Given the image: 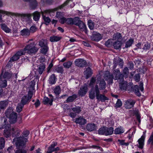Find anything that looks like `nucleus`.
<instances>
[{"mask_svg": "<svg viewBox=\"0 0 153 153\" xmlns=\"http://www.w3.org/2000/svg\"><path fill=\"white\" fill-rule=\"evenodd\" d=\"M12 15H14L16 17H20L21 20L23 21L25 20L27 21L30 20L32 16H33V20L36 22H38L40 18V14L39 12L36 11L33 13H10Z\"/></svg>", "mask_w": 153, "mask_h": 153, "instance_id": "1", "label": "nucleus"}, {"mask_svg": "<svg viewBox=\"0 0 153 153\" xmlns=\"http://www.w3.org/2000/svg\"><path fill=\"white\" fill-rule=\"evenodd\" d=\"M29 133V131L27 130L25 131L22 133V136L14 138L13 139V142L15 143L17 147L23 146L25 144L27 140V137Z\"/></svg>", "mask_w": 153, "mask_h": 153, "instance_id": "2", "label": "nucleus"}, {"mask_svg": "<svg viewBox=\"0 0 153 153\" xmlns=\"http://www.w3.org/2000/svg\"><path fill=\"white\" fill-rule=\"evenodd\" d=\"M21 50L23 51L24 55L26 53L29 54H31L36 53L38 50V49L36 47L34 43L32 42L27 45L23 49Z\"/></svg>", "mask_w": 153, "mask_h": 153, "instance_id": "3", "label": "nucleus"}, {"mask_svg": "<svg viewBox=\"0 0 153 153\" xmlns=\"http://www.w3.org/2000/svg\"><path fill=\"white\" fill-rule=\"evenodd\" d=\"M5 114L7 117L9 119V122L10 124L15 123L17 120V114L13 111L11 109H9L5 111Z\"/></svg>", "mask_w": 153, "mask_h": 153, "instance_id": "4", "label": "nucleus"}, {"mask_svg": "<svg viewBox=\"0 0 153 153\" xmlns=\"http://www.w3.org/2000/svg\"><path fill=\"white\" fill-rule=\"evenodd\" d=\"M33 94V91L29 90L27 94V95H25L22 98L21 103L24 105L28 103L30 101Z\"/></svg>", "mask_w": 153, "mask_h": 153, "instance_id": "5", "label": "nucleus"}, {"mask_svg": "<svg viewBox=\"0 0 153 153\" xmlns=\"http://www.w3.org/2000/svg\"><path fill=\"white\" fill-rule=\"evenodd\" d=\"M95 91L96 99L97 100L103 102L108 100V99L104 95L100 94L98 86L97 85H95Z\"/></svg>", "mask_w": 153, "mask_h": 153, "instance_id": "6", "label": "nucleus"}, {"mask_svg": "<svg viewBox=\"0 0 153 153\" xmlns=\"http://www.w3.org/2000/svg\"><path fill=\"white\" fill-rule=\"evenodd\" d=\"M113 79L115 80H119V82H122L123 81V75L122 74L120 73L119 69L114 70L113 72Z\"/></svg>", "mask_w": 153, "mask_h": 153, "instance_id": "7", "label": "nucleus"}, {"mask_svg": "<svg viewBox=\"0 0 153 153\" xmlns=\"http://www.w3.org/2000/svg\"><path fill=\"white\" fill-rule=\"evenodd\" d=\"M75 24L76 26H78L79 28L81 30L87 32V29L85 24L81 20H80L79 17L75 19Z\"/></svg>", "mask_w": 153, "mask_h": 153, "instance_id": "8", "label": "nucleus"}, {"mask_svg": "<svg viewBox=\"0 0 153 153\" xmlns=\"http://www.w3.org/2000/svg\"><path fill=\"white\" fill-rule=\"evenodd\" d=\"M104 78L108 81V84H112L113 82V77L112 74H110L108 71H105L103 74Z\"/></svg>", "mask_w": 153, "mask_h": 153, "instance_id": "9", "label": "nucleus"}, {"mask_svg": "<svg viewBox=\"0 0 153 153\" xmlns=\"http://www.w3.org/2000/svg\"><path fill=\"white\" fill-rule=\"evenodd\" d=\"M86 63V61L82 59H77L75 62V64L76 66L81 67L85 66Z\"/></svg>", "mask_w": 153, "mask_h": 153, "instance_id": "10", "label": "nucleus"}, {"mask_svg": "<svg viewBox=\"0 0 153 153\" xmlns=\"http://www.w3.org/2000/svg\"><path fill=\"white\" fill-rule=\"evenodd\" d=\"M23 53V51H22L21 50L18 51L10 58L9 62L10 61H14L18 60L19 59L20 56L24 55Z\"/></svg>", "mask_w": 153, "mask_h": 153, "instance_id": "11", "label": "nucleus"}, {"mask_svg": "<svg viewBox=\"0 0 153 153\" xmlns=\"http://www.w3.org/2000/svg\"><path fill=\"white\" fill-rule=\"evenodd\" d=\"M75 122L80 125H84L87 123L86 120L82 117H80L76 119Z\"/></svg>", "mask_w": 153, "mask_h": 153, "instance_id": "12", "label": "nucleus"}, {"mask_svg": "<svg viewBox=\"0 0 153 153\" xmlns=\"http://www.w3.org/2000/svg\"><path fill=\"white\" fill-rule=\"evenodd\" d=\"M10 131L11 132V129L9 125H7L5 127L4 131V135L7 137H8L10 136Z\"/></svg>", "mask_w": 153, "mask_h": 153, "instance_id": "13", "label": "nucleus"}, {"mask_svg": "<svg viewBox=\"0 0 153 153\" xmlns=\"http://www.w3.org/2000/svg\"><path fill=\"white\" fill-rule=\"evenodd\" d=\"M135 103V101L132 100H128L126 102L125 107L127 109H129L132 107Z\"/></svg>", "mask_w": 153, "mask_h": 153, "instance_id": "14", "label": "nucleus"}, {"mask_svg": "<svg viewBox=\"0 0 153 153\" xmlns=\"http://www.w3.org/2000/svg\"><path fill=\"white\" fill-rule=\"evenodd\" d=\"M88 91V87L86 86H84L81 87L78 91V94L82 97L84 96Z\"/></svg>", "mask_w": 153, "mask_h": 153, "instance_id": "15", "label": "nucleus"}, {"mask_svg": "<svg viewBox=\"0 0 153 153\" xmlns=\"http://www.w3.org/2000/svg\"><path fill=\"white\" fill-rule=\"evenodd\" d=\"M20 131L18 128L13 127L11 129V132L13 137H17L19 136L20 133Z\"/></svg>", "mask_w": 153, "mask_h": 153, "instance_id": "16", "label": "nucleus"}, {"mask_svg": "<svg viewBox=\"0 0 153 153\" xmlns=\"http://www.w3.org/2000/svg\"><path fill=\"white\" fill-rule=\"evenodd\" d=\"M25 1L30 3V8L31 9H34L37 7V3L36 0H24Z\"/></svg>", "mask_w": 153, "mask_h": 153, "instance_id": "17", "label": "nucleus"}, {"mask_svg": "<svg viewBox=\"0 0 153 153\" xmlns=\"http://www.w3.org/2000/svg\"><path fill=\"white\" fill-rule=\"evenodd\" d=\"M84 73L86 79H87L91 76L92 74V71L90 68L88 67L84 71Z\"/></svg>", "mask_w": 153, "mask_h": 153, "instance_id": "18", "label": "nucleus"}, {"mask_svg": "<svg viewBox=\"0 0 153 153\" xmlns=\"http://www.w3.org/2000/svg\"><path fill=\"white\" fill-rule=\"evenodd\" d=\"M45 68V65L44 63L40 64L38 66V68L37 71L39 74L40 75L42 74Z\"/></svg>", "mask_w": 153, "mask_h": 153, "instance_id": "19", "label": "nucleus"}, {"mask_svg": "<svg viewBox=\"0 0 153 153\" xmlns=\"http://www.w3.org/2000/svg\"><path fill=\"white\" fill-rule=\"evenodd\" d=\"M86 128L88 131H91L96 129V126L94 123H89L86 125Z\"/></svg>", "mask_w": 153, "mask_h": 153, "instance_id": "20", "label": "nucleus"}, {"mask_svg": "<svg viewBox=\"0 0 153 153\" xmlns=\"http://www.w3.org/2000/svg\"><path fill=\"white\" fill-rule=\"evenodd\" d=\"M91 38L93 40L98 41L102 39V36L99 33H97L93 34L91 36Z\"/></svg>", "mask_w": 153, "mask_h": 153, "instance_id": "21", "label": "nucleus"}, {"mask_svg": "<svg viewBox=\"0 0 153 153\" xmlns=\"http://www.w3.org/2000/svg\"><path fill=\"white\" fill-rule=\"evenodd\" d=\"M145 136L144 135H142L141 137L138 140V142L139 144L138 147L140 149H142L144 145V142Z\"/></svg>", "mask_w": 153, "mask_h": 153, "instance_id": "22", "label": "nucleus"}, {"mask_svg": "<svg viewBox=\"0 0 153 153\" xmlns=\"http://www.w3.org/2000/svg\"><path fill=\"white\" fill-rule=\"evenodd\" d=\"M78 17H75L74 18H66V23L68 25H73L75 24V19L77 18Z\"/></svg>", "mask_w": 153, "mask_h": 153, "instance_id": "23", "label": "nucleus"}, {"mask_svg": "<svg viewBox=\"0 0 153 153\" xmlns=\"http://www.w3.org/2000/svg\"><path fill=\"white\" fill-rule=\"evenodd\" d=\"M95 87L94 89L91 88L89 93V98L93 100L94 99L95 97Z\"/></svg>", "mask_w": 153, "mask_h": 153, "instance_id": "24", "label": "nucleus"}, {"mask_svg": "<svg viewBox=\"0 0 153 153\" xmlns=\"http://www.w3.org/2000/svg\"><path fill=\"white\" fill-rule=\"evenodd\" d=\"M30 33V31L28 28H24L21 31V34L23 36H29Z\"/></svg>", "mask_w": 153, "mask_h": 153, "instance_id": "25", "label": "nucleus"}, {"mask_svg": "<svg viewBox=\"0 0 153 153\" xmlns=\"http://www.w3.org/2000/svg\"><path fill=\"white\" fill-rule=\"evenodd\" d=\"M57 145V143L56 142H54L53 143L51 144L48 148V150L46 153H52L53 152L54 148L55 146Z\"/></svg>", "mask_w": 153, "mask_h": 153, "instance_id": "26", "label": "nucleus"}, {"mask_svg": "<svg viewBox=\"0 0 153 153\" xmlns=\"http://www.w3.org/2000/svg\"><path fill=\"white\" fill-rule=\"evenodd\" d=\"M124 132V130L123 128L120 126L115 129L114 131V133L116 134H120L123 133Z\"/></svg>", "mask_w": 153, "mask_h": 153, "instance_id": "27", "label": "nucleus"}, {"mask_svg": "<svg viewBox=\"0 0 153 153\" xmlns=\"http://www.w3.org/2000/svg\"><path fill=\"white\" fill-rule=\"evenodd\" d=\"M77 97V95L76 94H73L72 95L69 97L67 98L66 100V102L67 103L72 102L74 101Z\"/></svg>", "mask_w": 153, "mask_h": 153, "instance_id": "28", "label": "nucleus"}, {"mask_svg": "<svg viewBox=\"0 0 153 153\" xmlns=\"http://www.w3.org/2000/svg\"><path fill=\"white\" fill-rule=\"evenodd\" d=\"M114 128L112 127L109 128L105 127V135H109L112 134L113 132Z\"/></svg>", "mask_w": 153, "mask_h": 153, "instance_id": "29", "label": "nucleus"}, {"mask_svg": "<svg viewBox=\"0 0 153 153\" xmlns=\"http://www.w3.org/2000/svg\"><path fill=\"white\" fill-rule=\"evenodd\" d=\"M53 101V99L52 98L49 99L47 97H45L44 98L43 102L45 104H47L49 103L50 105H52Z\"/></svg>", "mask_w": 153, "mask_h": 153, "instance_id": "30", "label": "nucleus"}, {"mask_svg": "<svg viewBox=\"0 0 153 153\" xmlns=\"http://www.w3.org/2000/svg\"><path fill=\"white\" fill-rule=\"evenodd\" d=\"M56 78L55 76V74H52L51 76L49 79V83L51 84H54L56 82Z\"/></svg>", "mask_w": 153, "mask_h": 153, "instance_id": "31", "label": "nucleus"}, {"mask_svg": "<svg viewBox=\"0 0 153 153\" xmlns=\"http://www.w3.org/2000/svg\"><path fill=\"white\" fill-rule=\"evenodd\" d=\"M62 38L61 36H53L50 37V41L51 42H57L60 40Z\"/></svg>", "mask_w": 153, "mask_h": 153, "instance_id": "32", "label": "nucleus"}, {"mask_svg": "<svg viewBox=\"0 0 153 153\" xmlns=\"http://www.w3.org/2000/svg\"><path fill=\"white\" fill-rule=\"evenodd\" d=\"M140 87L137 85H135L133 88V91L136 94L140 97L141 96V94L140 92Z\"/></svg>", "mask_w": 153, "mask_h": 153, "instance_id": "33", "label": "nucleus"}, {"mask_svg": "<svg viewBox=\"0 0 153 153\" xmlns=\"http://www.w3.org/2000/svg\"><path fill=\"white\" fill-rule=\"evenodd\" d=\"M39 45L41 48L48 46L47 41L46 40L42 39L39 41Z\"/></svg>", "mask_w": 153, "mask_h": 153, "instance_id": "34", "label": "nucleus"}, {"mask_svg": "<svg viewBox=\"0 0 153 153\" xmlns=\"http://www.w3.org/2000/svg\"><path fill=\"white\" fill-rule=\"evenodd\" d=\"M12 13V12H8L7 11H4L2 10H0V22H4V21L2 20V14H6L7 15H11L12 16H14V15H12L10 13Z\"/></svg>", "mask_w": 153, "mask_h": 153, "instance_id": "35", "label": "nucleus"}, {"mask_svg": "<svg viewBox=\"0 0 153 153\" xmlns=\"http://www.w3.org/2000/svg\"><path fill=\"white\" fill-rule=\"evenodd\" d=\"M106 84L105 81L103 79L100 81L99 83V86L100 90H103L106 88Z\"/></svg>", "mask_w": 153, "mask_h": 153, "instance_id": "36", "label": "nucleus"}, {"mask_svg": "<svg viewBox=\"0 0 153 153\" xmlns=\"http://www.w3.org/2000/svg\"><path fill=\"white\" fill-rule=\"evenodd\" d=\"M127 82L124 81L122 82H120V86L121 89L123 90H126L127 86Z\"/></svg>", "mask_w": 153, "mask_h": 153, "instance_id": "37", "label": "nucleus"}, {"mask_svg": "<svg viewBox=\"0 0 153 153\" xmlns=\"http://www.w3.org/2000/svg\"><path fill=\"white\" fill-rule=\"evenodd\" d=\"M121 43L120 41H117L114 42L113 44L114 48L116 49H118L120 48Z\"/></svg>", "mask_w": 153, "mask_h": 153, "instance_id": "38", "label": "nucleus"}, {"mask_svg": "<svg viewBox=\"0 0 153 153\" xmlns=\"http://www.w3.org/2000/svg\"><path fill=\"white\" fill-rule=\"evenodd\" d=\"M122 38L121 34L120 33H117L114 34L113 38L114 40H120Z\"/></svg>", "mask_w": 153, "mask_h": 153, "instance_id": "39", "label": "nucleus"}, {"mask_svg": "<svg viewBox=\"0 0 153 153\" xmlns=\"http://www.w3.org/2000/svg\"><path fill=\"white\" fill-rule=\"evenodd\" d=\"M1 29L6 33H9L10 32L11 30L5 25L2 24L1 25Z\"/></svg>", "mask_w": 153, "mask_h": 153, "instance_id": "40", "label": "nucleus"}, {"mask_svg": "<svg viewBox=\"0 0 153 153\" xmlns=\"http://www.w3.org/2000/svg\"><path fill=\"white\" fill-rule=\"evenodd\" d=\"M54 93L56 95H59L61 92V88L59 86H56L53 90Z\"/></svg>", "mask_w": 153, "mask_h": 153, "instance_id": "41", "label": "nucleus"}, {"mask_svg": "<svg viewBox=\"0 0 153 153\" xmlns=\"http://www.w3.org/2000/svg\"><path fill=\"white\" fill-rule=\"evenodd\" d=\"M8 104V102L7 101H3L0 102V106L2 109L5 108Z\"/></svg>", "mask_w": 153, "mask_h": 153, "instance_id": "42", "label": "nucleus"}, {"mask_svg": "<svg viewBox=\"0 0 153 153\" xmlns=\"http://www.w3.org/2000/svg\"><path fill=\"white\" fill-rule=\"evenodd\" d=\"M42 17L44 21L45 22V24L48 25L51 22V19L50 18L48 17H46L45 16H44L43 14V12H42Z\"/></svg>", "mask_w": 153, "mask_h": 153, "instance_id": "43", "label": "nucleus"}, {"mask_svg": "<svg viewBox=\"0 0 153 153\" xmlns=\"http://www.w3.org/2000/svg\"><path fill=\"white\" fill-rule=\"evenodd\" d=\"M88 25L91 30H93L94 28V23L91 20H89L88 21Z\"/></svg>", "mask_w": 153, "mask_h": 153, "instance_id": "44", "label": "nucleus"}, {"mask_svg": "<svg viewBox=\"0 0 153 153\" xmlns=\"http://www.w3.org/2000/svg\"><path fill=\"white\" fill-rule=\"evenodd\" d=\"M129 74L128 69V67H125L123 70V77L127 78Z\"/></svg>", "mask_w": 153, "mask_h": 153, "instance_id": "45", "label": "nucleus"}, {"mask_svg": "<svg viewBox=\"0 0 153 153\" xmlns=\"http://www.w3.org/2000/svg\"><path fill=\"white\" fill-rule=\"evenodd\" d=\"M134 42V40L133 39H131L127 41L126 42L125 47L126 48L130 47Z\"/></svg>", "mask_w": 153, "mask_h": 153, "instance_id": "46", "label": "nucleus"}, {"mask_svg": "<svg viewBox=\"0 0 153 153\" xmlns=\"http://www.w3.org/2000/svg\"><path fill=\"white\" fill-rule=\"evenodd\" d=\"M48 49L49 48L48 46L42 47L41 50V53L45 55L46 54L48 51Z\"/></svg>", "mask_w": 153, "mask_h": 153, "instance_id": "47", "label": "nucleus"}, {"mask_svg": "<svg viewBox=\"0 0 153 153\" xmlns=\"http://www.w3.org/2000/svg\"><path fill=\"white\" fill-rule=\"evenodd\" d=\"M71 109L73 112H74L76 114H79L81 111V107L79 106H76L71 108Z\"/></svg>", "mask_w": 153, "mask_h": 153, "instance_id": "48", "label": "nucleus"}, {"mask_svg": "<svg viewBox=\"0 0 153 153\" xmlns=\"http://www.w3.org/2000/svg\"><path fill=\"white\" fill-rule=\"evenodd\" d=\"M12 76V74L8 72H5L4 75H2V77H3L4 79H9Z\"/></svg>", "mask_w": 153, "mask_h": 153, "instance_id": "49", "label": "nucleus"}, {"mask_svg": "<svg viewBox=\"0 0 153 153\" xmlns=\"http://www.w3.org/2000/svg\"><path fill=\"white\" fill-rule=\"evenodd\" d=\"M0 80L1 81L2 83L1 85V86L2 87H4L7 86V81L6 80H2V74H1L0 76Z\"/></svg>", "mask_w": 153, "mask_h": 153, "instance_id": "50", "label": "nucleus"}, {"mask_svg": "<svg viewBox=\"0 0 153 153\" xmlns=\"http://www.w3.org/2000/svg\"><path fill=\"white\" fill-rule=\"evenodd\" d=\"M24 105L21 103L18 104L16 109L17 111L18 112H20L22 111Z\"/></svg>", "mask_w": 153, "mask_h": 153, "instance_id": "51", "label": "nucleus"}, {"mask_svg": "<svg viewBox=\"0 0 153 153\" xmlns=\"http://www.w3.org/2000/svg\"><path fill=\"white\" fill-rule=\"evenodd\" d=\"M72 64V62L71 61H68L64 62L63 65L65 68H70Z\"/></svg>", "mask_w": 153, "mask_h": 153, "instance_id": "52", "label": "nucleus"}, {"mask_svg": "<svg viewBox=\"0 0 153 153\" xmlns=\"http://www.w3.org/2000/svg\"><path fill=\"white\" fill-rule=\"evenodd\" d=\"M55 70L58 73L61 74L64 71L63 67L61 66H56L55 67Z\"/></svg>", "mask_w": 153, "mask_h": 153, "instance_id": "53", "label": "nucleus"}, {"mask_svg": "<svg viewBox=\"0 0 153 153\" xmlns=\"http://www.w3.org/2000/svg\"><path fill=\"white\" fill-rule=\"evenodd\" d=\"M98 134H100L105 135V127L100 128L98 130Z\"/></svg>", "mask_w": 153, "mask_h": 153, "instance_id": "54", "label": "nucleus"}, {"mask_svg": "<svg viewBox=\"0 0 153 153\" xmlns=\"http://www.w3.org/2000/svg\"><path fill=\"white\" fill-rule=\"evenodd\" d=\"M5 140L3 137L0 138V149H2L4 147Z\"/></svg>", "mask_w": 153, "mask_h": 153, "instance_id": "55", "label": "nucleus"}, {"mask_svg": "<svg viewBox=\"0 0 153 153\" xmlns=\"http://www.w3.org/2000/svg\"><path fill=\"white\" fill-rule=\"evenodd\" d=\"M37 30V28L35 26L33 25L30 27L29 30L30 31V32L34 33L36 32Z\"/></svg>", "mask_w": 153, "mask_h": 153, "instance_id": "56", "label": "nucleus"}, {"mask_svg": "<svg viewBox=\"0 0 153 153\" xmlns=\"http://www.w3.org/2000/svg\"><path fill=\"white\" fill-rule=\"evenodd\" d=\"M127 66L131 70H132L134 68V64L131 61H130L128 62L127 63Z\"/></svg>", "mask_w": 153, "mask_h": 153, "instance_id": "57", "label": "nucleus"}, {"mask_svg": "<svg viewBox=\"0 0 153 153\" xmlns=\"http://www.w3.org/2000/svg\"><path fill=\"white\" fill-rule=\"evenodd\" d=\"M35 85V82L34 80L31 81L30 82V89L33 90H34V86Z\"/></svg>", "mask_w": 153, "mask_h": 153, "instance_id": "58", "label": "nucleus"}, {"mask_svg": "<svg viewBox=\"0 0 153 153\" xmlns=\"http://www.w3.org/2000/svg\"><path fill=\"white\" fill-rule=\"evenodd\" d=\"M150 47V45L149 43L148 42H146L145 45L143 48V49L144 50H149Z\"/></svg>", "mask_w": 153, "mask_h": 153, "instance_id": "59", "label": "nucleus"}, {"mask_svg": "<svg viewBox=\"0 0 153 153\" xmlns=\"http://www.w3.org/2000/svg\"><path fill=\"white\" fill-rule=\"evenodd\" d=\"M134 114L136 117L137 120L138 121V122L140 123V117L139 114L138 113L137 111H136L135 112Z\"/></svg>", "mask_w": 153, "mask_h": 153, "instance_id": "60", "label": "nucleus"}, {"mask_svg": "<svg viewBox=\"0 0 153 153\" xmlns=\"http://www.w3.org/2000/svg\"><path fill=\"white\" fill-rule=\"evenodd\" d=\"M112 42L110 39H108L105 43L106 46L108 47H110L112 45Z\"/></svg>", "mask_w": 153, "mask_h": 153, "instance_id": "61", "label": "nucleus"}, {"mask_svg": "<svg viewBox=\"0 0 153 153\" xmlns=\"http://www.w3.org/2000/svg\"><path fill=\"white\" fill-rule=\"evenodd\" d=\"M122 105V103L120 99H118L116 104V108H119L121 107Z\"/></svg>", "mask_w": 153, "mask_h": 153, "instance_id": "62", "label": "nucleus"}, {"mask_svg": "<svg viewBox=\"0 0 153 153\" xmlns=\"http://www.w3.org/2000/svg\"><path fill=\"white\" fill-rule=\"evenodd\" d=\"M148 144L151 143L152 145H153V136L151 135L148 141Z\"/></svg>", "mask_w": 153, "mask_h": 153, "instance_id": "63", "label": "nucleus"}, {"mask_svg": "<svg viewBox=\"0 0 153 153\" xmlns=\"http://www.w3.org/2000/svg\"><path fill=\"white\" fill-rule=\"evenodd\" d=\"M15 153H27V151L24 149L17 150Z\"/></svg>", "mask_w": 153, "mask_h": 153, "instance_id": "64", "label": "nucleus"}]
</instances>
